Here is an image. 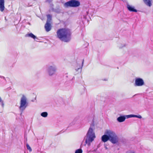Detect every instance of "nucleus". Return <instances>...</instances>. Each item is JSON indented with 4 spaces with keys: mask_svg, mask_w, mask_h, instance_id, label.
Returning <instances> with one entry per match:
<instances>
[{
    "mask_svg": "<svg viewBox=\"0 0 153 153\" xmlns=\"http://www.w3.org/2000/svg\"><path fill=\"white\" fill-rule=\"evenodd\" d=\"M56 70V66L54 64L48 65L46 69V71L48 75L50 76H52L54 74Z\"/></svg>",
    "mask_w": 153,
    "mask_h": 153,
    "instance_id": "obj_6",
    "label": "nucleus"
},
{
    "mask_svg": "<svg viewBox=\"0 0 153 153\" xmlns=\"http://www.w3.org/2000/svg\"><path fill=\"white\" fill-rule=\"evenodd\" d=\"M126 46V45L125 44H120L118 45V47L120 48H123V47H125Z\"/></svg>",
    "mask_w": 153,
    "mask_h": 153,
    "instance_id": "obj_23",
    "label": "nucleus"
},
{
    "mask_svg": "<svg viewBox=\"0 0 153 153\" xmlns=\"http://www.w3.org/2000/svg\"><path fill=\"white\" fill-rule=\"evenodd\" d=\"M25 37H30L32 38L35 41H37L38 40H39V39L35 35H34L32 33H27L26 34L25 36Z\"/></svg>",
    "mask_w": 153,
    "mask_h": 153,
    "instance_id": "obj_10",
    "label": "nucleus"
},
{
    "mask_svg": "<svg viewBox=\"0 0 153 153\" xmlns=\"http://www.w3.org/2000/svg\"><path fill=\"white\" fill-rule=\"evenodd\" d=\"M45 27L47 32L50 31L51 29V27L50 22H46L45 25Z\"/></svg>",
    "mask_w": 153,
    "mask_h": 153,
    "instance_id": "obj_13",
    "label": "nucleus"
},
{
    "mask_svg": "<svg viewBox=\"0 0 153 153\" xmlns=\"http://www.w3.org/2000/svg\"><path fill=\"white\" fill-rule=\"evenodd\" d=\"M109 141L113 144L119 143V138L116 133L112 130L109 129Z\"/></svg>",
    "mask_w": 153,
    "mask_h": 153,
    "instance_id": "obj_3",
    "label": "nucleus"
},
{
    "mask_svg": "<svg viewBox=\"0 0 153 153\" xmlns=\"http://www.w3.org/2000/svg\"><path fill=\"white\" fill-rule=\"evenodd\" d=\"M132 117H137L140 119H141L142 118V117L140 115H136L132 114Z\"/></svg>",
    "mask_w": 153,
    "mask_h": 153,
    "instance_id": "obj_18",
    "label": "nucleus"
},
{
    "mask_svg": "<svg viewBox=\"0 0 153 153\" xmlns=\"http://www.w3.org/2000/svg\"><path fill=\"white\" fill-rule=\"evenodd\" d=\"M127 7L130 11L135 12H137V10L134 9V7L128 4H127Z\"/></svg>",
    "mask_w": 153,
    "mask_h": 153,
    "instance_id": "obj_11",
    "label": "nucleus"
},
{
    "mask_svg": "<svg viewBox=\"0 0 153 153\" xmlns=\"http://www.w3.org/2000/svg\"><path fill=\"white\" fill-rule=\"evenodd\" d=\"M26 146L27 149L30 152H31L32 151L31 148L28 144H26Z\"/></svg>",
    "mask_w": 153,
    "mask_h": 153,
    "instance_id": "obj_20",
    "label": "nucleus"
},
{
    "mask_svg": "<svg viewBox=\"0 0 153 153\" xmlns=\"http://www.w3.org/2000/svg\"><path fill=\"white\" fill-rule=\"evenodd\" d=\"M145 4L148 6L150 7L152 5L151 2L152 0H143Z\"/></svg>",
    "mask_w": 153,
    "mask_h": 153,
    "instance_id": "obj_15",
    "label": "nucleus"
},
{
    "mask_svg": "<svg viewBox=\"0 0 153 153\" xmlns=\"http://www.w3.org/2000/svg\"><path fill=\"white\" fill-rule=\"evenodd\" d=\"M57 37L61 40L67 42L71 39V32L68 28H62L58 30L56 32Z\"/></svg>",
    "mask_w": 153,
    "mask_h": 153,
    "instance_id": "obj_1",
    "label": "nucleus"
},
{
    "mask_svg": "<svg viewBox=\"0 0 153 153\" xmlns=\"http://www.w3.org/2000/svg\"><path fill=\"white\" fill-rule=\"evenodd\" d=\"M47 19L46 22H50L51 21L52 19V16L50 14L47 15Z\"/></svg>",
    "mask_w": 153,
    "mask_h": 153,
    "instance_id": "obj_16",
    "label": "nucleus"
},
{
    "mask_svg": "<svg viewBox=\"0 0 153 153\" xmlns=\"http://www.w3.org/2000/svg\"><path fill=\"white\" fill-rule=\"evenodd\" d=\"M41 115L43 117H47L48 113L47 112H44L41 113Z\"/></svg>",
    "mask_w": 153,
    "mask_h": 153,
    "instance_id": "obj_17",
    "label": "nucleus"
},
{
    "mask_svg": "<svg viewBox=\"0 0 153 153\" xmlns=\"http://www.w3.org/2000/svg\"><path fill=\"white\" fill-rule=\"evenodd\" d=\"M82 149H79L76 150L75 152V153H82Z\"/></svg>",
    "mask_w": 153,
    "mask_h": 153,
    "instance_id": "obj_21",
    "label": "nucleus"
},
{
    "mask_svg": "<svg viewBox=\"0 0 153 153\" xmlns=\"http://www.w3.org/2000/svg\"><path fill=\"white\" fill-rule=\"evenodd\" d=\"M127 153H135L133 151H129Z\"/></svg>",
    "mask_w": 153,
    "mask_h": 153,
    "instance_id": "obj_25",
    "label": "nucleus"
},
{
    "mask_svg": "<svg viewBox=\"0 0 153 153\" xmlns=\"http://www.w3.org/2000/svg\"><path fill=\"white\" fill-rule=\"evenodd\" d=\"M4 0H0V10L1 12H3L4 9Z\"/></svg>",
    "mask_w": 153,
    "mask_h": 153,
    "instance_id": "obj_12",
    "label": "nucleus"
},
{
    "mask_svg": "<svg viewBox=\"0 0 153 153\" xmlns=\"http://www.w3.org/2000/svg\"><path fill=\"white\" fill-rule=\"evenodd\" d=\"M105 149H107V147H105Z\"/></svg>",
    "mask_w": 153,
    "mask_h": 153,
    "instance_id": "obj_28",
    "label": "nucleus"
},
{
    "mask_svg": "<svg viewBox=\"0 0 153 153\" xmlns=\"http://www.w3.org/2000/svg\"><path fill=\"white\" fill-rule=\"evenodd\" d=\"M144 84L143 80L140 78H136L135 80L134 85L135 86H142Z\"/></svg>",
    "mask_w": 153,
    "mask_h": 153,
    "instance_id": "obj_8",
    "label": "nucleus"
},
{
    "mask_svg": "<svg viewBox=\"0 0 153 153\" xmlns=\"http://www.w3.org/2000/svg\"><path fill=\"white\" fill-rule=\"evenodd\" d=\"M105 134L101 137L102 140L104 142H106L108 140H109V129L106 130Z\"/></svg>",
    "mask_w": 153,
    "mask_h": 153,
    "instance_id": "obj_7",
    "label": "nucleus"
},
{
    "mask_svg": "<svg viewBox=\"0 0 153 153\" xmlns=\"http://www.w3.org/2000/svg\"><path fill=\"white\" fill-rule=\"evenodd\" d=\"M80 5L79 1L76 0H71L65 3L64 4V6L66 7H76Z\"/></svg>",
    "mask_w": 153,
    "mask_h": 153,
    "instance_id": "obj_5",
    "label": "nucleus"
},
{
    "mask_svg": "<svg viewBox=\"0 0 153 153\" xmlns=\"http://www.w3.org/2000/svg\"><path fill=\"white\" fill-rule=\"evenodd\" d=\"M0 77L1 78H3V79H5V77H4V76H0Z\"/></svg>",
    "mask_w": 153,
    "mask_h": 153,
    "instance_id": "obj_27",
    "label": "nucleus"
},
{
    "mask_svg": "<svg viewBox=\"0 0 153 153\" xmlns=\"http://www.w3.org/2000/svg\"><path fill=\"white\" fill-rule=\"evenodd\" d=\"M74 77H73V78L72 79H74Z\"/></svg>",
    "mask_w": 153,
    "mask_h": 153,
    "instance_id": "obj_29",
    "label": "nucleus"
},
{
    "mask_svg": "<svg viewBox=\"0 0 153 153\" xmlns=\"http://www.w3.org/2000/svg\"><path fill=\"white\" fill-rule=\"evenodd\" d=\"M28 105L27 99L26 97L23 95L21 98L20 101V105L19 109L22 112L26 108Z\"/></svg>",
    "mask_w": 153,
    "mask_h": 153,
    "instance_id": "obj_4",
    "label": "nucleus"
},
{
    "mask_svg": "<svg viewBox=\"0 0 153 153\" xmlns=\"http://www.w3.org/2000/svg\"><path fill=\"white\" fill-rule=\"evenodd\" d=\"M45 2H48L49 3H50V2H51V1H50V0H46V1H45Z\"/></svg>",
    "mask_w": 153,
    "mask_h": 153,
    "instance_id": "obj_26",
    "label": "nucleus"
},
{
    "mask_svg": "<svg viewBox=\"0 0 153 153\" xmlns=\"http://www.w3.org/2000/svg\"><path fill=\"white\" fill-rule=\"evenodd\" d=\"M126 119L125 116H121L117 118V121L119 122H122L124 121Z\"/></svg>",
    "mask_w": 153,
    "mask_h": 153,
    "instance_id": "obj_14",
    "label": "nucleus"
},
{
    "mask_svg": "<svg viewBox=\"0 0 153 153\" xmlns=\"http://www.w3.org/2000/svg\"><path fill=\"white\" fill-rule=\"evenodd\" d=\"M84 64V60L82 62V64L80 63H77L76 67L75 70L76 71H79V72L81 73L82 69Z\"/></svg>",
    "mask_w": 153,
    "mask_h": 153,
    "instance_id": "obj_9",
    "label": "nucleus"
},
{
    "mask_svg": "<svg viewBox=\"0 0 153 153\" xmlns=\"http://www.w3.org/2000/svg\"><path fill=\"white\" fill-rule=\"evenodd\" d=\"M125 116L126 118H129L132 117V114L125 115Z\"/></svg>",
    "mask_w": 153,
    "mask_h": 153,
    "instance_id": "obj_24",
    "label": "nucleus"
},
{
    "mask_svg": "<svg viewBox=\"0 0 153 153\" xmlns=\"http://www.w3.org/2000/svg\"><path fill=\"white\" fill-rule=\"evenodd\" d=\"M76 120L74 119L70 124V126H72L74 125L76 123Z\"/></svg>",
    "mask_w": 153,
    "mask_h": 153,
    "instance_id": "obj_19",
    "label": "nucleus"
},
{
    "mask_svg": "<svg viewBox=\"0 0 153 153\" xmlns=\"http://www.w3.org/2000/svg\"><path fill=\"white\" fill-rule=\"evenodd\" d=\"M93 127V126H90L85 136V143L88 146H90L91 143L96 138Z\"/></svg>",
    "mask_w": 153,
    "mask_h": 153,
    "instance_id": "obj_2",
    "label": "nucleus"
},
{
    "mask_svg": "<svg viewBox=\"0 0 153 153\" xmlns=\"http://www.w3.org/2000/svg\"><path fill=\"white\" fill-rule=\"evenodd\" d=\"M0 104H1L2 107H4V103L3 101L0 97Z\"/></svg>",
    "mask_w": 153,
    "mask_h": 153,
    "instance_id": "obj_22",
    "label": "nucleus"
}]
</instances>
